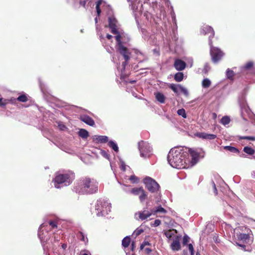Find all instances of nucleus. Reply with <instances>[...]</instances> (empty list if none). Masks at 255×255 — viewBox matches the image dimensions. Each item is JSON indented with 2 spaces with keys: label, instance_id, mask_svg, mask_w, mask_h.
Masks as SVG:
<instances>
[{
  "label": "nucleus",
  "instance_id": "43",
  "mask_svg": "<svg viewBox=\"0 0 255 255\" xmlns=\"http://www.w3.org/2000/svg\"><path fill=\"white\" fill-rule=\"evenodd\" d=\"M189 251L190 252V255H194V250L193 245L191 244H189L188 245Z\"/></svg>",
  "mask_w": 255,
  "mask_h": 255
},
{
  "label": "nucleus",
  "instance_id": "9",
  "mask_svg": "<svg viewBox=\"0 0 255 255\" xmlns=\"http://www.w3.org/2000/svg\"><path fill=\"white\" fill-rule=\"evenodd\" d=\"M169 88L171 89L175 94H178V89L186 96H188V92L187 89L182 86L181 85H176L174 84H170L168 85Z\"/></svg>",
  "mask_w": 255,
  "mask_h": 255
},
{
  "label": "nucleus",
  "instance_id": "36",
  "mask_svg": "<svg viewBox=\"0 0 255 255\" xmlns=\"http://www.w3.org/2000/svg\"><path fill=\"white\" fill-rule=\"evenodd\" d=\"M177 114L179 116H181L183 118H186V114L184 109H181L177 111Z\"/></svg>",
  "mask_w": 255,
  "mask_h": 255
},
{
  "label": "nucleus",
  "instance_id": "24",
  "mask_svg": "<svg viewBox=\"0 0 255 255\" xmlns=\"http://www.w3.org/2000/svg\"><path fill=\"white\" fill-rule=\"evenodd\" d=\"M143 188L142 187H139V188H133L131 189L130 193L134 195H139L141 192L142 191V189Z\"/></svg>",
  "mask_w": 255,
  "mask_h": 255
},
{
  "label": "nucleus",
  "instance_id": "17",
  "mask_svg": "<svg viewBox=\"0 0 255 255\" xmlns=\"http://www.w3.org/2000/svg\"><path fill=\"white\" fill-rule=\"evenodd\" d=\"M131 242L130 238L127 236L124 238L122 240V246L125 248H128Z\"/></svg>",
  "mask_w": 255,
  "mask_h": 255
},
{
  "label": "nucleus",
  "instance_id": "57",
  "mask_svg": "<svg viewBox=\"0 0 255 255\" xmlns=\"http://www.w3.org/2000/svg\"><path fill=\"white\" fill-rule=\"evenodd\" d=\"M252 177L253 178L255 179V170L252 173Z\"/></svg>",
  "mask_w": 255,
  "mask_h": 255
},
{
  "label": "nucleus",
  "instance_id": "26",
  "mask_svg": "<svg viewBox=\"0 0 255 255\" xmlns=\"http://www.w3.org/2000/svg\"><path fill=\"white\" fill-rule=\"evenodd\" d=\"M96 140L100 143H106L108 141V137L105 135H99L96 138Z\"/></svg>",
  "mask_w": 255,
  "mask_h": 255
},
{
  "label": "nucleus",
  "instance_id": "61",
  "mask_svg": "<svg viewBox=\"0 0 255 255\" xmlns=\"http://www.w3.org/2000/svg\"><path fill=\"white\" fill-rule=\"evenodd\" d=\"M66 245H62V247H63V248H64V247H66Z\"/></svg>",
  "mask_w": 255,
  "mask_h": 255
},
{
  "label": "nucleus",
  "instance_id": "14",
  "mask_svg": "<svg viewBox=\"0 0 255 255\" xmlns=\"http://www.w3.org/2000/svg\"><path fill=\"white\" fill-rule=\"evenodd\" d=\"M196 135L202 139L212 140L214 139L217 137V135L214 134H210L206 132H197Z\"/></svg>",
  "mask_w": 255,
  "mask_h": 255
},
{
  "label": "nucleus",
  "instance_id": "31",
  "mask_svg": "<svg viewBox=\"0 0 255 255\" xmlns=\"http://www.w3.org/2000/svg\"><path fill=\"white\" fill-rule=\"evenodd\" d=\"M147 194L144 191V190L143 189L142 191L141 192L140 194L139 195V198L140 201V202H143L145 199L147 198Z\"/></svg>",
  "mask_w": 255,
  "mask_h": 255
},
{
  "label": "nucleus",
  "instance_id": "35",
  "mask_svg": "<svg viewBox=\"0 0 255 255\" xmlns=\"http://www.w3.org/2000/svg\"><path fill=\"white\" fill-rule=\"evenodd\" d=\"M143 232V230L142 229L137 228L134 231L133 233V236H134L135 238H136Z\"/></svg>",
  "mask_w": 255,
  "mask_h": 255
},
{
  "label": "nucleus",
  "instance_id": "38",
  "mask_svg": "<svg viewBox=\"0 0 255 255\" xmlns=\"http://www.w3.org/2000/svg\"><path fill=\"white\" fill-rule=\"evenodd\" d=\"M8 100L6 99H3V98H0V107H4L7 103Z\"/></svg>",
  "mask_w": 255,
  "mask_h": 255
},
{
  "label": "nucleus",
  "instance_id": "51",
  "mask_svg": "<svg viewBox=\"0 0 255 255\" xmlns=\"http://www.w3.org/2000/svg\"><path fill=\"white\" fill-rule=\"evenodd\" d=\"M121 169L123 171H126V166L125 163L123 162L122 163V164L121 165Z\"/></svg>",
  "mask_w": 255,
  "mask_h": 255
},
{
  "label": "nucleus",
  "instance_id": "22",
  "mask_svg": "<svg viewBox=\"0 0 255 255\" xmlns=\"http://www.w3.org/2000/svg\"><path fill=\"white\" fill-rule=\"evenodd\" d=\"M224 149L233 153H236L238 154L240 153V151L239 150V149L233 146H225L224 147Z\"/></svg>",
  "mask_w": 255,
  "mask_h": 255
},
{
  "label": "nucleus",
  "instance_id": "52",
  "mask_svg": "<svg viewBox=\"0 0 255 255\" xmlns=\"http://www.w3.org/2000/svg\"><path fill=\"white\" fill-rule=\"evenodd\" d=\"M102 153L104 157H105L107 158H109V155L106 153V151L103 150L102 151Z\"/></svg>",
  "mask_w": 255,
  "mask_h": 255
},
{
  "label": "nucleus",
  "instance_id": "4",
  "mask_svg": "<svg viewBox=\"0 0 255 255\" xmlns=\"http://www.w3.org/2000/svg\"><path fill=\"white\" fill-rule=\"evenodd\" d=\"M209 45L210 46V53L212 60L214 63H217L221 60L224 55V53L220 49L214 47L213 45V42L212 43V45Z\"/></svg>",
  "mask_w": 255,
  "mask_h": 255
},
{
  "label": "nucleus",
  "instance_id": "8",
  "mask_svg": "<svg viewBox=\"0 0 255 255\" xmlns=\"http://www.w3.org/2000/svg\"><path fill=\"white\" fill-rule=\"evenodd\" d=\"M108 27L111 29L113 34L118 33V20L114 16H110L108 18Z\"/></svg>",
  "mask_w": 255,
  "mask_h": 255
},
{
  "label": "nucleus",
  "instance_id": "6",
  "mask_svg": "<svg viewBox=\"0 0 255 255\" xmlns=\"http://www.w3.org/2000/svg\"><path fill=\"white\" fill-rule=\"evenodd\" d=\"M153 214L152 210L148 211L144 210L143 211H138L135 214V217L138 220L143 221L147 219Z\"/></svg>",
  "mask_w": 255,
  "mask_h": 255
},
{
  "label": "nucleus",
  "instance_id": "59",
  "mask_svg": "<svg viewBox=\"0 0 255 255\" xmlns=\"http://www.w3.org/2000/svg\"><path fill=\"white\" fill-rule=\"evenodd\" d=\"M216 116H217L216 114L215 113H214L213 114V117H214V118H216Z\"/></svg>",
  "mask_w": 255,
  "mask_h": 255
},
{
  "label": "nucleus",
  "instance_id": "44",
  "mask_svg": "<svg viewBox=\"0 0 255 255\" xmlns=\"http://www.w3.org/2000/svg\"><path fill=\"white\" fill-rule=\"evenodd\" d=\"M49 224L52 229H54L57 227V222L56 221L51 220L49 222Z\"/></svg>",
  "mask_w": 255,
  "mask_h": 255
},
{
  "label": "nucleus",
  "instance_id": "12",
  "mask_svg": "<svg viewBox=\"0 0 255 255\" xmlns=\"http://www.w3.org/2000/svg\"><path fill=\"white\" fill-rule=\"evenodd\" d=\"M117 48L119 53L123 56L125 60L128 61L130 59L129 55L130 53L129 52L128 49L124 45H121L120 47Z\"/></svg>",
  "mask_w": 255,
  "mask_h": 255
},
{
  "label": "nucleus",
  "instance_id": "33",
  "mask_svg": "<svg viewBox=\"0 0 255 255\" xmlns=\"http://www.w3.org/2000/svg\"><path fill=\"white\" fill-rule=\"evenodd\" d=\"M108 145L113 148L115 151H118V147L117 144L113 141H110L108 142Z\"/></svg>",
  "mask_w": 255,
  "mask_h": 255
},
{
  "label": "nucleus",
  "instance_id": "40",
  "mask_svg": "<svg viewBox=\"0 0 255 255\" xmlns=\"http://www.w3.org/2000/svg\"><path fill=\"white\" fill-rule=\"evenodd\" d=\"M253 65H254V64H253V62H251V61L248 62L244 66V68L247 70L250 69L253 67Z\"/></svg>",
  "mask_w": 255,
  "mask_h": 255
},
{
  "label": "nucleus",
  "instance_id": "29",
  "mask_svg": "<svg viewBox=\"0 0 255 255\" xmlns=\"http://www.w3.org/2000/svg\"><path fill=\"white\" fill-rule=\"evenodd\" d=\"M102 3V0H98L96 2V11H97V14L98 16H100V15L101 13V10L100 9V5H101Z\"/></svg>",
  "mask_w": 255,
  "mask_h": 255
},
{
  "label": "nucleus",
  "instance_id": "19",
  "mask_svg": "<svg viewBox=\"0 0 255 255\" xmlns=\"http://www.w3.org/2000/svg\"><path fill=\"white\" fill-rule=\"evenodd\" d=\"M152 211L153 213V215H155L157 213H162L163 214H165L167 212L166 210L164 208L162 207L161 206L157 207L155 209H152Z\"/></svg>",
  "mask_w": 255,
  "mask_h": 255
},
{
  "label": "nucleus",
  "instance_id": "58",
  "mask_svg": "<svg viewBox=\"0 0 255 255\" xmlns=\"http://www.w3.org/2000/svg\"><path fill=\"white\" fill-rule=\"evenodd\" d=\"M130 83H131V84H133V83H135L136 82V81L135 80H133V81H130L129 82Z\"/></svg>",
  "mask_w": 255,
  "mask_h": 255
},
{
  "label": "nucleus",
  "instance_id": "62",
  "mask_svg": "<svg viewBox=\"0 0 255 255\" xmlns=\"http://www.w3.org/2000/svg\"><path fill=\"white\" fill-rule=\"evenodd\" d=\"M88 255L87 254H86V253H85V254H83V255Z\"/></svg>",
  "mask_w": 255,
  "mask_h": 255
},
{
  "label": "nucleus",
  "instance_id": "2",
  "mask_svg": "<svg viewBox=\"0 0 255 255\" xmlns=\"http://www.w3.org/2000/svg\"><path fill=\"white\" fill-rule=\"evenodd\" d=\"M186 153L181 149H171L168 155V161L170 165L175 168L182 169L187 166Z\"/></svg>",
  "mask_w": 255,
  "mask_h": 255
},
{
  "label": "nucleus",
  "instance_id": "1",
  "mask_svg": "<svg viewBox=\"0 0 255 255\" xmlns=\"http://www.w3.org/2000/svg\"><path fill=\"white\" fill-rule=\"evenodd\" d=\"M98 182L94 178L86 176L80 178L76 190L81 194H92L98 191Z\"/></svg>",
  "mask_w": 255,
  "mask_h": 255
},
{
  "label": "nucleus",
  "instance_id": "47",
  "mask_svg": "<svg viewBox=\"0 0 255 255\" xmlns=\"http://www.w3.org/2000/svg\"><path fill=\"white\" fill-rule=\"evenodd\" d=\"M189 242V238L187 236H184L183 239V244L185 245Z\"/></svg>",
  "mask_w": 255,
  "mask_h": 255
},
{
  "label": "nucleus",
  "instance_id": "60",
  "mask_svg": "<svg viewBox=\"0 0 255 255\" xmlns=\"http://www.w3.org/2000/svg\"><path fill=\"white\" fill-rule=\"evenodd\" d=\"M196 255H201L200 254L199 252H197Z\"/></svg>",
  "mask_w": 255,
  "mask_h": 255
},
{
  "label": "nucleus",
  "instance_id": "32",
  "mask_svg": "<svg viewBox=\"0 0 255 255\" xmlns=\"http://www.w3.org/2000/svg\"><path fill=\"white\" fill-rule=\"evenodd\" d=\"M230 122V119L228 116L223 117L221 120V123L224 125H228Z\"/></svg>",
  "mask_w": 255,
  "mask_h": 255
},
{
  "label": "nucleus",
  "instance_id": "37",
  "mask_svg": "<svg viewBox=\"0 0 255 255\" xmlns=\"http://www.w3.org/2000/svg\"><path fill=\"white\" fill-rule=\"evenodd\" d=\"M240 139H248V140H251L252 141H255V136H240L239 137Z\"/></svg>",
  "mask_w": 255,
  "mask_h": 255
},
{
  "label": "nucleus",
  "instance_id": "34",
  "mask_svg": "<svg viewBox=\"0 0 255 255\" xmlns=\"http://www.w3.org/2000/svg\"><path fill=\"white\" fill-rule=\"evenodd\" d=\"M17 100L21 102H26L28 101V98L25 94H22L17 97Z\"/></svg>",
  "mask_w": 255,
  "mask_h": 255
},
{
  "label": "nucleus",
  "instance_id": "16",
  "mask_svg": "<svg viewBox=\"0 0 255 255\" xmlns=\"http://www.w3.org/2000/svg\"><path fill=\"white\" fill-rule=\"evenodd\" d=\"M80 119L81 121H82V122H84L85 123L90 126L93 127L95 125V122L93 120V119L89 116H81L80 118Z\"/></svg>",
  "mask_w": 255,
  "mask_h": 255
},
{
  "label": "nucleus",
  "instance_id": "49",
  "mask_svg": "<svg viewBox=\"0 0 255 255\" xmlns=\"http://www.w3.org/2000/svg\"><path fill=\"white\" fill-rule=\"evenodd\" d=\"M86 3H87L86 0H81L79 2V4H80V5L84 7H85Z\"/></svg>",
  "mask_w": 255,
  "mask_h": 255
},
{
  "label": "nucleus",
  "instance_id": "28",
  "mask_svg": "<svg viewBox=\"0 0 255 255\" xmlns=\"http://www.w3.org/2000/svg\"><path fill=\"white\" fill-rule=\"evenodd\" d=\"M211 84V82L210 80L207 78L203 79L202 82V87L204 88H209Z\"/></svg>",
  "mask_w": 255,
  "mask_h": 255
},
{
  "label": "nucleus",
  "instance_id": "23",
  "mask_svg": "<svg viewBox=\"0 0 255 255\" xmlns=\"http://www.w3.org/2000/svg\"><path fill=\"white\" fill-rule=\"evenodd\" d=\"M243 151L247 154L250 155H253L255 153V150L253 148L249 147V146L244 147V149H243Z\"/></svg>",
  "mask_w": 255,
  "mask_h": 255
},
{
  "label": "nucleus",
  "instance_id": "5",
  "mask_svg": "<svg viewBox=\"0 0 255 255\" xmlns=\"http://www.w3.org/2000/svg\"><path fill=\"white\" fill-rule=\"evenodd\" d=\"M200 32L203 35H209V44L212 45V39L215 36V31L213 28L209 25H204L200 28Z\"/></svg>",
  "mask_w": 255,
  "mask_h": 255
},
{
  "label": "nucleus",
  "instance_id": "39",
  "mask_svg": "<svg viewBox=\"0 0 255 255\" xmlns=\"http://www.w3.org/2000/svg\"><path fill=\"white\" fill-rule=\"evenodd\" d=\"M236 245L238 246L241 247L244 251H248V252H250L251 251V250H250L249 249H247V247L245 245L241 244H240L239 243H236Z\"/></svg>",
  "mask_w": 255,
  "mask_h": 255
},
{
  "label": "nucleus",
  "instance_id": "42",
  "mask_svg": "<svg viewBox=\"0 0 255 255\" xmlns=\"http://www.w3.org/2000/svg\"><path fill=\"white\" fill-rule=\"evenodd\" d=\"M189 151H190L191 155L193 157V159H195L198 158V154L196 152H195L193 150H189Z\"/></svg>",
  "mask_w": 255,
  "mask_h": 255
},
{
  "label": "nucleus",
  "instance_id": "25",
  "mask_svg": "<svg viewBox=\"0 0 255 255\" xmlns=\"http://www.w3.org/2000/svg\"><path fill=\"white\" fill-rule=\"evenodd\" d=\"M174 233H177L176 230H169L168 231L165 232L164 234L168 239H171L173 236H174Z\"/></svg>",
  "mask_w": 255,
  "mask_h": 255
},
{
  "label": "nucleus",
  "instance_id": "56",
  "mask_svg": "<svg viewBox=\"0 0 255 255\" xmlns=\"http://www.w3.org/2000/svg\"><path fill=\"white\" fill-rule=\"evenodd\" d=\"M112 37H113L112 35H111L109 34H107L106 35V37L109 40L111 39L112 38Z\"/></svg>",
  "mask_w": 255,
  "mask_h": 255
},
{
  "label": "nucleus",
  "instance_id": "3",
  "mask_svg": "<svg viewBox=\"0 0 255 255\" xmlns=\"http://www.w3.org/2000/svg\"><path fill=\"white\" fill-rule=\"evenodd\" d=\"M143 182L145 185L146 188L149 192L155 193L159 190L160 188L159 184L151 177H145L143 180Z\"/></svg>",
  "mask_w": 255,
  "mask_h": 255
},
{
  "label": "nucleus",
  "instance_id": "27",
  "mask_svg": "<svg viewBox=\"0 0 255 255\" xmlns=\"http://www.w3.org/2000/svg\"><path fill=\"white\" fill-rule=\"evenodd\" d=\"M116 36H115V39L117 41V48L120 47L121 45H123L122 42L121 41L122 36L120 34L119 31L118 30V33L115 34Z\"/></svg>",
  "mask_w": 255,
  "mask_h": 255
},
{
  "label": "nucleus",
  "instance_id": "41",
  "mask_svg": "<svg viewBox=\"0 0 255 255\" xmlns=\"http://www.w3.org/2000/svg\"><path fill=\"white\" fill-rule=\"evenodd\" d=\"M151 244L147 241H144L140 246V250H142L144 249V247L146 246H150Z\"/></svg>",
  "mask_w": 255,
  "mask_h": 255
},
{
  "label": "nucleus",
  "instance_id": "46",
  "mask_svg": "<svg viewBox=\"0 0 255 255\" xmlns=\"http://www.w3.org/2000/svg\"><path fill=\"white\" fill-rule=\"evenodd\" d=\"M211 184H212V186L214 189V192L215 195H217L218 194V191L216 188V185L214 181H212Z\"/></svg>",
  "mask_w": 255,
  "mask_h": 255
},
{
  "label": "nucleus",
  "instance_id": "18",
  "mask_svg": "<svg viewBox=\"0 0 255 255\" xmlns=\"http://www.w3.org/2000/svg\"><path fill=\"white\" fill-rule=\"evenodd\" d=\"M155 97L158 102L161 103H164L165 98L163 94L158 92L155 94Z\"/></svg>",
  "mask_w": 255,
  "mask_h": 255
},
{
  "label": "nucleus",
  "instance_id": "64",
  "mask_svg": "<svg viewBox=\"0 0 255 255\" xmlns=\"http://www.w3.org/2000/svg\"><path fill=\"white\" fill-rule=\"evenodd\" d=\"M128 1H129L130 0H127Z\"/></svg>",
  "mask_w": 255,
  "mask_h": 255
},
{
  "label": "nucleus",
  "instance_id": "53",
  "mask_svg": "<svg viewBox=\"0 0 255 255\" xmlns=\"http://www.w3.org/2000/svg\"><path fill=\"white\" fill-rule=\"evenodd\" d=\"M130 180L133 181V182H135V179H137V178L134 175H131L129 178Z\"/></svg>",
  "mask_w": 255,
  "mask_h": 255
},
{
  "label": "nucleus",
  "instance_id": "15",
  "mask_svg": "<svg viewBox=\"0 0 255 255\" xmlns=\"http://www.w3.org/2000/svg\"><path fill=\"white\" fill-rule=\"evenodd\" d=\"M186 66V63L181 59H176L174 61V67L178 71L184 70Z\"/></svg>",
  "mask_w": 255,
  "mask_h": 255
},
{
  "label": "nucleus",
  "instance_id": "20",
  "mask_svg": "<svg viewBox=\"0 0 255 255\" xmlns=\"http://www.w3.org/2000/svg\"><path fill=\"white\" fill-rule=\"evenodd\" d=\"M78 134L83 138H87L89 136L88 131L85 129H80Z\"/></svg>",
  "mask_w": 255,
  "mask_h": 255
},
{
  "label": "nucleus",
  "instance_id": "10",
  "mask_svg": "<svg viewBox=\"0 0 255 255\" xmlns=\"http://www.w3.org/2000/svg\"><path fill=\"white\" fill-rule=\"evenodd\" d=\"M238 240L242 241L243 244H251L253 240L251 239V236L249 234L240 233L237 235Z\"/></svg>",
  "mask_w": 255,
  "mask_h": 255
},
{
  "label": "nucleus",
  "instance_id": "13",
  "mask_svg": "<svg viewBox=\"0 0 255 255\" xmlns=\"http://www.w3.org/2000/svg\"><path fill=\"white\" fill-rule=\"evenodd\" d=\"M138 148L140 152V156L144 157L149 151V147L143 141H141L138 143Z\"/></svg>",
  "mask_w": 255,
  "mask_h": 255
},
{
  "label": "nucleus",
  "instance_id": "45",
  "mask_svg": "<svg viewBox=\"0 0 255 255\" xmlns=\"http://www.w3.org/2000/svg\"><path fill=\"white\" fill-rule=\"evenodd\" d=\"M161 224V221L159 219H156L154 221V223L151 225L153 227H157Z\"/></svg>",
  "mask_w": 255,
  "mask_h": 255
},
{
  "label": "nucleus",
  "instance_id": "55",
  "mask_svg": "<svg viewBox=\"0 0 255 255\" xmlns=\"http://www.w3.org/2000/svg\"><path fill=\"white\" fill-rule=\"evenodd\" d=\"M134 248H135V246H134V243L133 242H132L131 243V250L132 251H133L134 249Z\"/></svg>",
  "mask_w": 255,
  "mask_h": 255
},
{
  "label": "nucleus",
  "instance_id": "50",
  "mask_svg": "<svg viewBox=\"0 0 255 255\" xmlns=\"http://www.w3.org/2000/svg\"><path fill=\"white\" fill-rule=\"evenodd\" d=\"M152 252V250L150 248H146L144 249V252L145 254L149 255Z\"/></svg>",
  "mask_w": 255,
  "mask_h": 255
},
{
  "label": "nucleus",
  "instance_id": "7",
  "mask_svg": "<svg viewBox=\"0 0 255 255\" xmlns=\"http://www.w3.org/2000/svg\"><path fill=\"white\" fill-rule=\"evenodd\" d=\"M69 177V175L67 174L57 175L54 178L55 186L56 188H59V186L56 184H60L65 182L69 183V181H68Z\"/></svg>",
  "mask_w": 255,
  "mask_h": 255
},
{
  "label": "nucleus",
  "instance_id": "11",
  "mask_svg": "<svg viewBox=\"0 0 255 255\" xmlns=\"http://www.w3.org/2000/svg\"><path fill=\"white\" fill-rule=\"evenodd\" d=\"M181 236H175L172 243L171 244L170 248L173 251H178L181 249L180 241Z\"/></svg>",
  "mask_w": 255,
  "mask_h": 255
},
{
  "label": "nucleus",
  "instance_id": "63",
  "mask_svg": "<svg viewBox=\"0 0 255 255\" xmlns=\"http://www.w3.org/2000/svg\"><path fill=\"white\" fill-rule=\"evenodd\" d=\"M95 21L97 22V18H95Z\"/></svg>",
  "mask_w": 255,
  "mask_h": 255
},
{
  "label": "nucleus",
  "instance_id": "48",
  "mask_svg": "<svg viewBox=\"0 0 255 255\" xmlns=\"http://www.w3.org/2000/svg\"><path fill=\"white\" fill-rule=\"evenodd\" d=\"M79 234H80L79 238H80V240L82 241L85 242V238L84 234L82 232H80Z\"/></svg>",
  "mask_w": 255,
  "mask_h": 255
},
{
  "label": "nucleus",
  "instance_id": "54",
  "mask_svg": "<svg viewBox=\"0 0 255 255\" xmlns=\"http://www.w3.org/2000/svg\"><path fill=\"white\" fill-rule=\"evenodd\" d=\"M128 61H127L126 60H125V61L124 62H123L122 63V66L123 67V68L125 69L126 65L128 64Z\"/></svg>",
  "mask_w": 255,
  "mask_h": 255
},
{
  "label": "nucleus",
  "instance_id": "21",
  "mask_svg": "<svg viewBox=\"0 0 255 255\" xmlns=\"http://www.w3.org/2000/svg\"><path fill=\"white\" fill-rule=\"evenodd\" d=\"M184 74L182 72H177L174 75V80L178 82H180L183 80Z\"/></svg>",
  "mask_w": 255,
  "mask_h": 255
},
{
  "label": "nucleus",
  "instance_id": "30",
  "mask_svg": "<svg viewBox=\"0 0 255 255\" xmlns=\"http://www.w3.org/2000/svg\"><path fill=\"white\" fill-rule=\"evenodd\" d=\"M226 76L228 79L232 80L235 76V73L233 70L228 69L226 71Z\"/></svg>",
  "mask_w": 255,
  "mask_h": 255
}]
</instances>
